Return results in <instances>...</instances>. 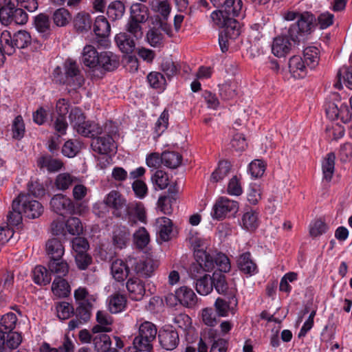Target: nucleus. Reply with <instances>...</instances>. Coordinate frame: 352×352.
Listing matches in <instances>:
<instances>
[{
    "label": "nucleus",
    "instance_id": "nucleus-1",
    "mask_svg": "<svg viewBox=\"0 0 352 352\" xmlns=\"http://www.w3.org/2000/svg\"><path fill=\"white\" fill-rule=\"evenodd\" d=\"M149 16L150 12L147 6L142 3H133L129 8V17L125 25V30L136 39H141L144 34L142 24L145 23Z\"/></svg>",
    "mask_w": 352,
    "mask_h": 352
},
{
    "label": "nucleus",
    "instance_id": "nucleus-2",
    "mask_svg": "<svg viewBox=\"0 0 352 352\" xmlns=\"http://www.w3.org/2000/svg\"><path fill=\"white\" fill-rule=\"evenodd\" d=\"M218 10L212 12L210 17L214 25H222V19L238 16L243 6L241 0H210Z\"/></svg>",
    "mask_w": 352,
    "mask_h": 352
},
{
    "label": "nucleus",
    "instance_id": "nucleus-3",
    "mask_svg": "<svg viewBox=\"0 0 352 352\" xmlns=\"http://www.w3.org/2000/svg\"><path fill=\"white\" fill-rule=\"evenodd\" d=\"M74 296L77 305L74 315L82 322L87 323L91 318V311L97 296L90 294L85 287H80L74 291Z\"/></svg>",
    "mask_w": 352,
    "mask_h": 352
},
{
    "label": "nucleus",
    "instance_id": "nucleus-4",
    "mask_svg": "<svg viewBox=\"0 0 352 352\" xmlns=\"http://www.w3.org/2000/svg\"><path fill=\"white\" fill-rule=\"evenodd\" d=\"M197 263L195 269L201 270L204 268L206 271L212 270L215 266L218 267L219 272H229L231 267L230 260L226 255L222 253H217L214 256L205 251L198 250L195 254Z\"/></svg>",
    "mask_w": 352,
    "mask_h": 352
},
{
    "label": "nucleus",
    "instance_id": "nucleus-5",
    "mask_svg": "<svg viewBox=\"0 0 352 352\" xmlns=\"http://www.w3.org/2000/svg\"><path fill=\"white\" fill-rule=\"evenodd\" d=\"M315 16L310 12H305L300 14L297 22L292 24L288 30L291 40L294 43H300L306 34L311 32L315 25Z\"/></svg>",
    "mask_w": 352,
    "mask_h": 352
},
{
    "label": "nucleus",
    "instance_id": "nucleus-6",
    "mask_svg": "<svg viewBox=\"0 0 352 352\" xmlns=\"http://www.w3.org/2000/svg\"><path fill=\"white\" fill-rule=\"evenodd\" d=\"M157 329L153 323L144 321L140 324L138 329V335L135 337L133 344L140 346L146 352L153 350V342L156 338Z\"/></svg>",
    "mask_w": 352,
    "mask_h": 352
},
{
    "label": "nucleus",
    "instance_id": "nucleus-7",
    "mask_svg": "<svg viewBox=\"0 0 352 352\" xmlns=\"http://www.w3.org/2000/svg\"><path fill=\"white\" fill-rule=\"evenodd\" d=\"M222 25H216L223 28L219 35V44L222 52L228 50L230 40H234L240 35L239 23L235 19L227 18L221 20Z\"/></svg>",
    "mask_w": 352,
    "mask_h": 352
},
{
    "label": "nucleus",
    "instance_id": "nucleus-8",
    "mask_svg": "<svg viewBox=\"0 0 352 352\" xmlns=\"http://www.w3.org/2000/svg\"><path fill=\"white\" fill-rule=\"evenodd\" d=\"M65 82L73 89L82 86L85 82L83 75L79 68L78 64L74 60L67 59L64 63Z\"/></svg>",
    "mask_w": 352,
    "mask_h": 352
},
{
    "label": "nucleus",
    "instance_id": "nucleus-9",
    "mask_svg": "<svg viewBox=\"0 0 352 352\" xmlns=\"http://www.w3.org/2000/svg\"><path fill=\"white\" fill-rule=\"evenodd\" d=\"M104 204L112 209V214L117 218L124 219V210L126 207L127 201L118 190H111L104 198Z\"/></svg>",
    "mask_w": 352,
    "mask_h": 352
},
{
    "label": "nucleus",
    "instance_id": "nucleus-10",
    "mask_svg": "<svg viewBox=\"0 0 352 352\" xmlns=\"http://www.w3.org/2000/svg\"><path fill=\"white\" fill-rule=\"evenodd\" d=\"M23 214L29 219L38 218L43 212V207L38 201L32 199L28 194H20L16 198Z\"/></svg>",
    "mask_w": 352,
    "mask_h": 352
},
{
    "label": "nucleus",
    "instance_id": "nucleus-11",
    "mask_svg": "<svg viewBox=\"0 0 352 352\" xmlns=\"http://www.w3.org/2000/svg\"><path fill=\"white\" fill-rule=\"evenodd\" d=\"M237 293L231 290L228 295H223V297H219L214 302L216 312L219 316L226 317L229 313L234 314L238 305Z\"/></svg>",
    "mask_w": 352,
    "mask_h": 352
},
{
    "label": "nucleus",
    "instance_id": "nucleus-12",
    "mask_svg": "<svg viewBox=\"0 0 352 352\" xmlns=\"http://www.w3.org/2000/svg\"><path fill=\"white\" fill-rule=\"evenodd\" d=\"M195 265L196 264H194L191 267L190 274L191 278L196 280V290L200 295H208L212 291V276L208 274L201 276L202 272L206 270L204 268L195 269Z\"/></svg>",
    "mask_w": 352,
    "mask_h": 352
},
{
    "label": "nucleus",
    "instance_id": "nucleus-13",
    "mask_svg": "<svg viewBox=\"0 0 352 352\" xmlns=\"http://www.w3.org/2000/svg\"><path fill=\"white\" fill-rule=\"evenodd\" d=\"M238 208V202L226 197H221L213 206L212 216L214 219L219 220L226 217L228 213L236 212Z\"/></svg>",
    "mask_w": 352,
    "mask_h": 352
},
{
    "label": "nucleus",
    "instance_id": "nucleus-14",
    "mask_svg": "<svg viewBox=\"0 0 352 352\" xmlns=\"http://www.w3.org/2000/svg\"><path fill=\"white\" fill-rule=\"evenodd\" d=\"M91 146L94 152L100 155L113 153L116 148L115 142L109 135L94 136L92 138Z\"/></svg>",
    "mask_w": 352,
    "mask_h": 352
},
{
    "label": "nucleus",
    "instance_id": "nucleus-15",
    "mask_svg": "<svg viewBox=\"0 0 352 352\" xmlns=\"http://www.w3.org/2000/svg\"><path fill=\"white\" fill-rule=\"evenodd\" d=\"M50 206L54 212L60 215L75 212L73 201L66 195L62 194L55 195L52 198Z\"/></svg>",
    "mask_w": 352,
    "mask_h": 352
},
{
    "label": "nucleus",
    "instance_id": "nucleus-16",
    "mask_svg": "<svg viewBox=\"0 0 352 352\" xmlns=\"http://www.w3.org/2000/svg\"><path fill=\"white\" fill-rule=\"evenodd\" d=\"M135 258L129 256L126 261L121 259H116L113 261L111 266V272L114 279L118 282L124 281L129 273V265H133Z\"/></svg>",
    "mask_w": 352,
    "mask_h": 352
},
{
    "label": "nucleus",
    "instance_id": "nucleus-17",
    "mask_svg": "<svg viewBox=\"0 0 352 352\" xmlns=\"http://www.w3.org/2000/svg\"><path fill=\"white\" fill-rule=\"evenodd\" d=\"M175 298L184 307H194L197 303V296L194 291L187 287L182 286L176 289Z\"/></svg>",
    "mask_w": 352,
    "mask_h": 352
},
{
    "label": "nucleus",
    "instance_id": "nucleus-18",
    "mask_svg": "<svg viewBox=\"0 0 352 352\" xmlns=\"http://www.w3.org/2000/svg\"><path fill=\"white\" fill-rule=\"evenodd\" d=\"M158 338L162 347L168 351L175 349L179 342L177 331L172 329L161 330Z\"/></svg>",
    "mask_w": 352,
    "mask_h": 352
},
{
    "label": "nucleus",
    "instance_id": "nucleus-19",
    "mask_svg": "<svg viewBox=\"0 0 352 352\" xmlns=\"http://www.w3.org/2000/svg\"><path fill=\"white\" fill-rule=\"evenodd\" d=\"M291 38L287 36H278L274 38L272 45V52L277 57H284L292 49Z\"/></svg>",
    "mask_w": 352,
    "mask_h": 352
},
{
    "label": "nucleus",
    "instance_id": "nucleus-20",
    "mask_svg": "<svg viewBox=\"0 0 352 352\" xmlns=\"http://www.w3.org/2000/svg\"><path fill=\"white\" fill-rule=\"evenodd\" d=\"M126 30L125 32H120L115 36V42L119 49L125 54H129L133 52L135 47V41H137Z\"/></svg>",
    "mask_w": 352,
    "mask_h": 352
},
{
    "label": "nucleus",
    "instance_id": "nucleus-21",
    "mask_svg": "<svg viewBox=\"0 0 352 352\" xmlns=\"http://www.w3.org/2000/svg\"><path fill=\"white\" fill-rule=\"evenodd\" d=\"M221 295H228L231 290H234L237 293V289L234 284L227 283L226 276L221 272H214L212 274V289Z\"/></svg>",
    "mask_w": 352,
    "mask_h": 352
},
{
    "label": "nucleus",
    "instance_id": "nucleus-22",
    "mask_svg": "<svg viewBox=\"0 0 352 352\" xmlns=\"http://www.w3.org/2000/svg\"><path fill=\"white\" fill-rule=\"evenodd\" d=\"M130 236V232L126 226H116L112 232V242L113 245L118 249L126 248L129 243Z\"/></svg>",
    "mask_w": 352,
    "mask_h": 352
},
{
    "label": "nucleus",
    "instance_id": "nucleus-23",
    "mask_svg": "<svg viewBox=\"0 0 352 352\" xmlns=\"http://www.w3.org/2000/svg\"><path fill=\"white\" fill-rule=\"evenodd\" d=\"M289 69L294 78H302L306 76L308 67L302 57L294 56L289 60Z\"/></svg>",
    "mask_w": 352,
    "mask_h": 352
},
{
    "label": "nucleus",
    "instance_id": "nucleus-24",
    "mask_svg": "<svg viewBox=\"0 0 352 352\" xmlns=\"http://www.w3.org/2000/svg\"><path fill=\"white\" fill-rule=\"evenodd\" d=\"M126 286L132 300L138 301L142 299L145 294V287L142 280L138 278H129Z\"/></svg>",
    "mask_w": 352,
    "mask_h": 352
},
{
    "label": "nucleus",
    "instance_id": "nucleus-25",
    "mask_svg": "<svg viewBox=\"0 0 352 352\" xmlns=\"http://www.w3.org/2000/svg\"><path fill=\"white\" fill-rule=\"evenodd\" d=\"M118 57L111 52H104L100 54L98 65L96 68H102L106 71H113L119 66Z\"/></svg>",
    "mask_w": 352,
    "mask_h": 352
},
{
    "label": "nucleus",
    "instance_id": "nucleus-26",
    "mask_svg": "<svg viewBox=\"0 0 352 352\" xmlns=\"http://www.w3.org/2000/svg\"><path fill=\"white\" fill-rule=\"evenodd\" d=\"M237 266L240 271L250 276L258 271L256 264L254 262L250 252L241 254L237 259Z\"/></svg>",
    "mask_w": 352,
    "mask_h": 352
},
{
    "label": "nucleus",
    "instance_id": "nucleus-27",
    "mask_svg": "<svg viewBox=\"0 0 352 352\" xmlns=\"http://www.w3.org/2000/svg\"><path fill=\"white\" fill-rule=\"evenodd\" d=\"M155 226L157 232L162 241H168L170 239L173 232V223L170 219L165 217L157 219Z\"/></svg>",
    "mask_w": 352,
    "mask_h": 352
},
{
    "label": "nucleus",
    "instance_id": "nucleus-28",
    "mask_svg": "<svg viewBox=\"0 0 352 352\" xmlns=\"http://www.w3.org/2000/svg\"><path fill=\"white\" fill-rule=\"evenodd\" d=\"M126 302V296L117 292L108 297V309L111 313L118 314L125 309Z\"/></svg>",
    "mask_w": 352,
    "mask_h": 352
},
{
    "label": "nucleus",
    "instance_id": "nucleus-29",
    "mask_svg": "<svg viewBox=\"0 0 352 352\" xmlns=\"http://www.w3.org/2000/svg\"><path fill=\"white\" fill-rule=\"evenodd\" d=\"M36 164L41 170L47 169L50 173L59 170L63 166L60 160L54 159L48 155H41L38 157Z\"/></svg>",
    "mask_w": 352,
    "mask_h": 352
},
{
    "label": "nucleus",
    "instance_id": "nucleus-30",
    "mask_svg": "<svg viewBox=\"0 0 352 352\" xmlns=\"http://www.w3.org/2000/svg\"><path fill=\"white\" fill-rule=\"evenodd\" d=\"M124 219H131L135 217L141 222H145L146 212L143 205L141 203L131 202L126 203V207L124 210Z\"/></svg>",
    "mask_w": 352,
    "mask_h": 352
},
{
    "label": "nucleus",
    "instance_id": "nucleus-31",
    "mask_svg": "<svg viewBox=\"0 0 352 352\" xmlns=\"http://www.w3.org/2000/svg\"><path fill=\"white\" fill-rule=\"evenodd\" d=\"M96 320L98 324L92 327V333H106L111 331L110 326L113 320L108 314L98 311L96 314Z\"/></svg>",
    "mask_w": 352,
    "mask_h": 352
},
{
    "label": "nucleus",
    "instance_id": "nucleus-32",
    "mask_svg": "<svg viewBox=\"0 0 352 352\" xmlns=\"http://www.w3.org/2000/svg\"><path fill=\"white\" fill-rule=\"evenodd\" d=\"M100 54L92 45H86L82 53V62L89 68H96L98 65Z\"/></svg>",
    "mask_w": 352,
    "mask_h": 352
},
{
    "label": "nucleus",
    "instance_id": "nucleus-33",
    "mask_svg": "<svg viewBox=\"0 0 352 352\" xmlns=\"http://www.w3.org/2000/svg\"><path fill=\"white\" fill-rule=\"evenodd\" d=\"M18 5V0H4L3 4L0 5V22L8 25L12 23V12Z\"/></svg>",
    "mask_w": 352,
    "mask_h": 352
},
{
    "label": "nucleus",
    "instance_id": "nucleus-34",
    "mask_svg": "<svg viewBox=\"0 0 352 352\" xmlns=\"http://www.w3.org/2000/svg\"><path fill=\"white\" fill-rule=\"evenodd\" d=\"M92 344L96 352H109L111 349V340L105 333H94Z\"/></svg>",
    "mask_w": 352,
    "mask_h": 352
},
{
    "label": "nucleus",
    "instance_id": "nucleus-35",
    "mask_svg": "<svg viewBox=\"0 0 352 352\" xmlns=\"http://www.w3.org/2000/svg\"><path fill=\"white\" fill-rule=\"evenodd\" d=\"M92 21L89 13L80 12L74 19V26L78 32H87L91 28Z\"/></svg>",
    "mask_w": 352,
    "mask_h": 352
},
{
    "label": "nucleus",
    "instance_id": "nucleus-36",
    "mask_svg": "<svg viewBox=\"0 0 352 352\" xmlns=\"http://www.w3.org/2000/svg\"><path fill=\"white\" fill-rule=\"evenodd\" d=\"M46 252L50 260L62 257L65 249L61 241L57 238L49 239L46 243Z\"/></svg>",
    "mask_w": 352,
    "mask_h": 352
},
{
    "label": "nucleus",
    "instance_id": "nucleus-37",
    "mask_svg": "<svg viewBox=\"0 0 352 352\" xmlns=\"http://www.w3.org/2000/svg\"><path fill=\"white\" fill-rule=\"evenodd\" d=\"M80 179L68 173L58 174L55 179V186L58 190H66L76 182H80Z\"/></svg>",
    "mask_w": 352,
    "mask_h": 352
},
{
    "label": "nucleus",
    "instance_id": "nucleus-38",
    "mask_svg": "<svg viewBox=\"0 0 352 352\" xmlns=\"http://www.w3.org/2000/svg\"><path fill=\"white\" fill-rule=\"evenodd\" d=\"M72 19V14L65 8L56 9L52 15L54 25L58 28L67 26L71 22Z\"/></svg>",
    "mask_w": 352,
    "mask_h": 352
},
{
    "label": "nucleus",
    "instance_id": "nucleus-39",
    "mask_svg": "<svg viewBox=\"0 0 352 352\" xmlns=\"http://www.w3.org/2000/svg\"><path fill=\"white\" fill-rule=\"evenodd\" d=\"M336 155L333 153H329L322 162L323 180L329 182L335 171Z\"/></svg>",
    "mask_w": 352,
    "mask_h": 352
},
{
    "label": "nucleus",
    "instance_id": "nucleus-40",
    "mask_svg": "<svg viewBox=\"0 0 352 352\" xmlns=\"http://www.w3.org/2000/svg\"><path fill=\"white\" fill-rule=\"evenodd\" d=\"M47 266L50 272L56 274L57 277L65 276L69 272L68 263L62 257L50 260Z\"/></svg>",
    "mask_w": 352,
    "mask_h": 352
},
{
    "label": "nucleus",
    "instance_id": "nucleus-41",
    "mask_svg": "<svg viewBox=\"0 0 352 352\" xmlns=\"http://www.w3.org/2000/svg\"><path fill=\"white\" fill-rule=\"evenodd\" d=\"M319 50L314 46L306 47L303 51V60L307 67L310 69H314L319 63Z\"/></svg>",
    "mask_w": 352,
    "mask_h": 352
},
{
    "label": "nucleus",
    "instance_id": "nucleus-42",
    "mask_svg": "<svg viewBox=\"0 0 352 352\" xmlns=\"http://www.w3.org/2000/svg\"><path fill=\"white\" fill-rule=\"evenodd\" d=\"M34 25L36 30L42 34L43 36L47 38L51 34V23L49 16L46 14L41 13L35 16Z\"/></svg>",
    "mask_w": 352,
    "mask_h": 352
},
{
    "label": "nucleus",
    "instance_id": "nucleus-43",
    "mask_svg": "<svg viewBox=\"0 0 352 352\" xmlns=\"http://www.w3.org/2000/svg\"><path fill=\"white\" fill-rule=\"evenodd\" d=\"M76 131L85 137L94 138L98 135H101L102 128L97 123L85 121L80 126H78Z\"/></svg>",
    "mask_w": 352,
    "mask_h": 352
},
{
    "label": "nucleus",
    "instance_id": "nucleus-44",
    "mask_svg": "<svg viewBox=\"0 0 352 352\" xmlns=\"http://www.w3.org/2000/svg\"><path fill=\"white\" fill-rule=\"evenodd\" d=\"M95 34L101 38L107 37L111 32V25L104 16H98L95 20L94 25Z\"/></svg>",
    "mask_w": 352,
    "mask_h": 352
},
{
    "label": "nucleus",
    "instance_id": "nucleus-45",
    "mask_svg": "<svg viewBox=\"0 0 352 352\" xmlns=\"http://www.w3.org/2000/svg\"><path fill=\"white\" fill-rule=\"evenodd\" d=\"M23 211L16 199H14L12 210L7 214V225L18 226L22 221Z\"/></svg>",
    "mask_w": 352,
    "mask_h": 352
},
{
    "label": "nucleus",
    "instance_id": "nucleus-46",
    "mask_svg": "<svg viewBox=\"0 0 352 352\" xmlns=\"http://www.w3.org/2000/svg\"><path fill=\"white\" fill-rule=\"evenodd\" d=\"M125 12V6L121 1L111 2L107 10V14L111 21L120 19Z\"/></svg>",
    "mask_w": 352,
    "mask_h": 352
},
{
    "label": "nucleus",
    "instance_id": "nucleus-47",
    "mask_svg": "<svg viewBox=\"0 0 352 352\" xmlns=\"http://www.w3.org/2000/svg\"><path fill=\"white\" fill-rule=\"evenodd\" d=\"M258 214L253 210H249L245 212L241 219L242 227L248 230L254 231L258 226Z\"/></svg>",
    "mask_w": 352,
    "mask_h": 352
},
{
    "label": "nucleus",
    "instance_id": "nucleus-48",
    "mask_svg": "<svg viewBox=\"0 0 352 352\" xmlns=\"http://www.w3.org/2000/svg\"><path fill=\"white\" fill-rule=\"evenodd\" d=\"M52 290L54 294L58 298H65L69 294L70 287L62 277H57L52 283Z\"/></svg>",
    "mask_w": 352,
    "mask_h": 352
},
{
    "label": "nucleus",
    "instance_id": "nucleus-49",
    "mask_svg": "<svg viewBox=\"0 0 352 352\" xmlns=\"http://www.w3.org/2000/svg\"><path fill=\"white\" fill-rule=\"evenodd\" d=\"M32 274L34 282L37 285H46L51 281V275L45 267L36 266Z\"/></svg>",
    "mask_w": 352,
    "mask_h": 352
},
{
    "label": "nucleus",
    "instance_id": "nucleus-50",
    "mask_svg": "<svg viewBox=\"0 0 352 352\" xmlns=\"http://www.w3.org/2000/svg\"><path fill=\"white\" fill-rule=\"evenodd\" d=\"M162 164L170 168H176L182 163V155L175 151H164L162 153Z\"/></svg>",
    "mask_w": 352,
    "mask_h": 352
},
{
    "label": "nucleus",
    "instance_id": "nucleus-51",
    "mask_svg": "<svg viewBox=\"0 0 352 352\" xmlns=\"http://www.w3.org/2000/svg\"><path fill=\"white\" fill-rule=\"evenodd\" d=\"M133 265H135V270L137 274L146 277L151 276L155 269L154 263L151 259L140 261L139 262H137L135 260Z\"/></svg>",
    "mask_w": 352,
    "mask_h": 352
},
{
    "label": "nucleus",
    "instance_id": "nucleus-52",
    "mask_svg": "<svg viewBox=\"0 0 352 352\" xmlns=\"http://www.w3.org/2000/svg\"><path fill=\"white\" fill-rule=\"evenodd\" d=\"M146 38L151 47H161L163 46L164 36L158 28H150L146 32Z\"/></svg>",
    "mask_w": 352,
    "mask_h": 352
},
{
    "label": "nucleus",
    "instance_id": "nucleus-53",
    "mask_svg": "<svg viewBox=\"0 0 352 352\" xmlns=\"http://www.w3.org/2000/svg\"><path fill=\"white\" fill-rule=\"evenodd\" d=\"M1 47L8 56L12 55L15 52L16 45H14V36H12L8 31H3L1 34Z\"/></svg>",
    "mask_w": 352,
    "mask_h": 352
},
{
    "label": "nucleus",
    "instance_id": "nucleus-54",
    "mask_svg": "<svg viewBox=\"0 0 352 352\" xmlns=\"http://www.w3.org/2000/svg\"><path fill=\"white\" fill-rule=\"evenodd\" d=\"M236 89L237 86L235 82H226L219 86V94L225 100H232L237 94Z\"/></svg>",
    "mask_w": 352,
    "mask_h": 352
},
{
    "label": "nucleus",
    "instance_id": "nucleus-55",
    "mask_svg": "<svg viewBox=\"0 0 352 352\" xmlns=\"http://www.w3.org/2000/svg\"><path fill=\"white\" fill-rule=\"evenodd\" d=\"M14 45L19 49L26 48L32 42L30 34L25 30H19L14 34Z\"/></svg>",
    "mask_w": 352,
    "mask_h": 352
},
{
    "label": "nucleus",
    "instance_id": "nucleus-56",
    "mask_svg": "<svg viewBox=\"0 0 352 352\" xmlns=\"http://www.w3.org/2000/svg\"><path fill=\"white\" fill-rule=\"evenodd\" d=\"M231 169L230 163L228 161H221L219 163L218 168L212 173L211 179L217 182L225 178Z\"/></svg>",
    "mask_w": 352,
    "mask_h": 352
},
{
    "label": "nucleus",
    "instance_id": "nucleus-57",
    "mask_svg": "<svg viewBox=\"0 0 352 352\" xmlns=\"http://www.w3.org/2000/svg\"><path fill=\"white\" fill-rule=\"evenodd\" d=\"M342 76H343L346 86L352 89V67H343L338 71L337 74L338 80L334 84V87L338 89L342 87L340 82Z\"/></svg>",
    "mask_w": 352,
    "mask_h": 352
},
{
    "label": "nucleus",
    "instance_id": "nucleus-58",
    "mask_svg": "<svg viewBox=\"0 0 352 352\" xmlns=\"http://www.w3.org/2000/svg\"><path fill=\"white\" fill-rule=\"evenodd\" d=\"M16 321V316L12 312L3 315L0 320V330L4 332L12 331L15 328Z\"/></svg>",
    "mask_w": 352,
    "mask_h": 352
},
{
    "label": "nucleus",
    "instance_id": "nucleus-59",
    "mask_svg": "<svg viewBox=\"0 0 352 352\" xmlns=\"http://www.w3.org/2000/svg\"><path fill=\"white\" fill-rule=\"evenodd\" d=\"M151 180L155 187V189L158 188L160 190H164L169 184L168 174L162 170H156L152 176Z\"/></svg>",
    "mask_w": 352,
    "mask_h": 352
},
{
    "label": "nucleus",
    "instance_id": "nucleus-60",
    "mask_svg": "<svg viewBox=\"0 0 352 352\" xmlns=\"http://www.w3.org/2000/svg\"><path fill=\"white\" fill-rule=\"evenodd\" d=\"M57 316L60 320H65L74 315V308L67 302H60L56 306Z\"/></svg>",
    "mask_w": 352,
    "mask_h": 352
},
{
    "label": "nucleus",
    "instance_id": "nucleus-61",
    "mask_svg": "<svg viewBox=\"0 0 352 352\" xmlns=\"http://www.w3.org/2000/svg\"><path fill=\"white\" fill-rule=\"evenodd\" d=\"M173 323L177 327L181 329L184 332H190L192 330L191 318L187 314H180L177 315L173 318Z\"/></svg>",
    "mask_w": 352,
    "mask_h": 352
},
{
    "label": "nucleus",
    "instance_id": "nucleus-62",
    "mask_svg": "<svg viewBox=\"0 0 352 352\" xmlns=\"http://www.w3.org/2000/svg\"><path fill=\"white\" fill-rule=\"evenodd\" d=\"M133 237L135 245L140 249L145 248L150 241L149 234L144 227L139 228L134 233Z\"/></svg>",
    "mask_w": 352,
    "mask_h": 352
},
{
    "label": "nucleus",
    "instance_id": "nucleus-63",
    "mask_svg": "<svg viewBox=\"0 0 352 352\" xmlns=\"http://www.w3.org/2000/svg\"><path fill=\"white\" fill-rule=\"evenodd\" d=\"M161 69L169 79L175 76L179 72L178 65L173 62L171 58H168L163 59Z\"/></svg>",
    "mask_w": 352,
    "mask_h": 352
},
{
    "label": "nucleus",
    "instance_id": "nucleus-64",
    "mask_svg": "<svg viewBox=\"0 0 352 352\" xmlns=\"http://www.w3.org/2000/svg\"><path fill=\"white\" fill-rule=\"evenodd\" d=\"M147 80L150 86L154 89H163L166 85V79L164 76L157 72H152L147 76Z\"/></svg>",
    "mask_w": 352,
    "mask_h": 352
}]
</instances>
